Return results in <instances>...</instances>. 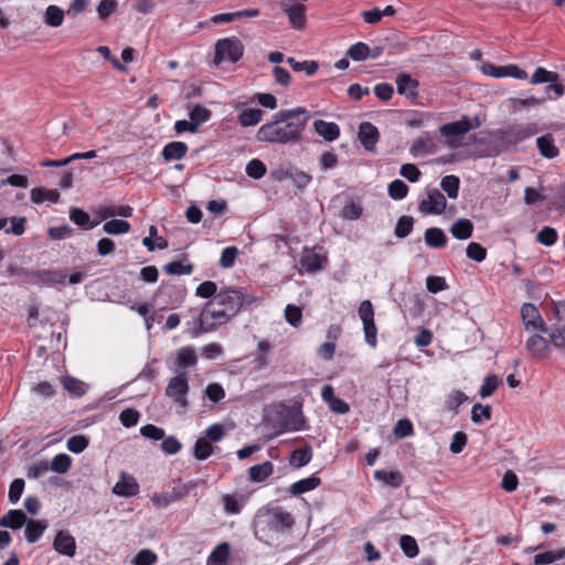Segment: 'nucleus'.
Masks as SVG:
<instances>
[{"mask_svg":"<svg viewBox=\"0 0 565 565\" xmlns=\"http://www.w3.org/2000/svg\"><path fill=\"white\" fill-rule=\"evenodd\" d=\"M258 298L248 294L244 288H223L209 301L196 322L198 329L192 337L213 331L217 326L224 324L234 318L244 307L258 302Z\"/></svg>","mask_w":565,"mask_h":565,"instance_id":"obj_1","label":"nucleus"},{"mask_svg":"<svg viewBox=\"0 0 565 565\" xmlns=\"http://www.w3.org/2000/svg\"><path fill=\"white\" fill-rule=\"evenodd\" d=\"M309 118L305 107L281 109L258 128L255 138L273 145H297L302 140Z\"/></svg>","mask_w":565,"mask_h":565,"instance_id":"obj_2","label":"nucleus"},{"mask_svg":"<svg viewBox=\"0 0 565 565\" xmlns=\"http://www.w3.org/2000/svg\"><path fill=\"white\" fill-rule=\"evenodd\" d=\"M244 54V45L237 36L220 39L215 43L213 62L220 65L223 62L236 63Z\"/></svg>","mask_w":565,"mask_h":565,"instance_id":"obj_3","label":"nucleus"},{"mask_svg":"<svg viewBox=\"0 0 565 565\" xmlns=\"http://www.w3.org/2000/svg\"><path fill=\"white\" fill-rule=\"evenodd\" d=\"M475 124L471 119L463 115L457 121L448 122L439 127V132L443 137L447 138V146L450 148H456L459 146L457 138L463 136L469 132L471 129L480 126V120L478 117H475Z\"/></svg>","mask_w":565,"mask_h":565,"instance_id":"obj_4","label":"nucleus"},{"mask_svg":"<svg viewBox=\"0 0 565 565\" xmlns=\"http://www.w3.org/2000/svg\"><path fill=\"white\" fill-rule=\"evenodd\" d=\"M258 522L270 531L280 532L290 529L295 521L290 512L280 507H274L262 513Z\"/></svg>","mask_w":565,"mask_h":565,"instance_id":"obj_5","label":"nucleus"},{"mask_svg":"<svg viewBox=\"0 0 565 565\" xmlns=\"http://www.w3.org/2000/svg\"><path fill=\"white\" fill-rule=\"evenodd\" d=\"M189 379L185 372L171 377L166 387V395L182 411L188 408Z\"/></svg>","mask_w":565,"mask_h":565,"instance_id":"obj_6","label":"nucleus"},{"mask_svg":"<svg viewBox=\"0 0 565 565\" xmlns=\"http://www.w3.org/2000/svg\"><path fill=\"white\" fill-rule=\"evenodd\" d=\"M563 311H565V306L555 309V321L545 326L542 333L548 335L553 348L565 352V316L562 315Z\"/></svg>","mask_w":565,"mask_h":565,"instance_id":"obj_7","label":"nucleus"},{"mask_svg":"<svg viewBox=\"0 0 565 565\" xmlns=\"http://www.w3.org/2000/svg\"><path fill=\"white\" fill-rule=\"evenodd\" d=\"M281 11L287 15L291 29L302 30L306 26V11L307 8L302 3L295 0H281L279 2Z\"/></svg>","mask_w":565,"mask_h":565,"instance_id":"obj_8","label":"nucleus"},{"mask_svg":"<svg viewBox=\"0 0 565 565\" xmlns=\"http://www.w3.org/2000/svg\"><path fill=\"white\" fill-rule=\"evenodd\" d=\"M21 271L25 274V279L29 282L45 286L64 284L67 278V276L61 270L39 269L33 271H26L25 269H22Z\"/></svg>","mask_w":565,"mask_h":565,"instance_id":"obj_9","label":"nucleus"},{"mask_svg":"<svg viewBox=\"0 0 565 565\" xmlns=\"http://www.w3.org/2000/svg\"><path fill=\"white\" fill-rule=\"evenodd\" d=\"M551 340L541 334H533L525 341V349L527 353L536 360H548L552 354Z\"/></svg>","mask_w":565,"mask_h":565,"instance_id":"obj_10","label":"nucleus"},{"mask_svg":"<svg viewBox=\"0 0 565 565\" xmlns=\"http://www.w3.org/2000/svg\"><path fill=\"white\" fill-rule=\"evenodd\" d=\"M447 207L445 195L437 189L427 191V198L422 200L418 210L424 214L440 215Z\"/></svg>","mask_w":565,"mask_h":565,"instance_id":"obj_11","label":"nucleus"},{"mask_svg":"<svg viewBox=\"0 0 565 565\" xmlns=\"http://www.w3.org/2000/svg\"><path fill=\"white\" fill-rule=\"evenodd\" d=\"M482 72L483 74L494 77V78H502V77H512L516 79H526L527 73L520 68L515 64H509L504 66H497L492 63H486L482 65Z\"/></svg>","mask_w":565,"mask_h":565,"instance_id":"obj_12","label":"nucleus"},{"mask_svg":"<svg viewBox=\"0 0 565 565\" xmlns=\"http://www.w3.org/2000/svg\"><path fill=\"white\" fill-rule=\"evenodd\" d=\"M520 313L526 331L543 332V330H545L546 323L541 317L539 309L533 303H523Z\"/></svg>","mask_w":565,"mask_h":565,"instance_id":"obj_13","label":"nucleus"},{"mask_svg":"<svg viewBox=\"0 0 565 565\" xmlns=\"http://www.w3.org/2000/svg\"><path fill=\"white\" fill-rule=\"evenodd\" d=\"M53 548L61 555L73 557L76 553L75 537L68 531H58L53 541Z\"/></svg>","mask_w":565,"mask_h":565,"instance_id":"obj_14","label":"nucleus"},{"mask_svg":"<svg viewBox=\"0 0 565 565\" xmlns=\"http://www.w3.org/2000/svg\"><path fill=\"white\" fill-rule=\"evenodd\" d=\"M321 397L327 403V405L331 412L339 414V415H344V414L349 413V411H350L349 404L345 401H343L342 398L337 397L334 395V390L331 385L328 384V385L323 386V388L321 391Z\"/></svg>","mask_w":565,"mask_h":565,"instance_id":"obj_15","label":"nucleus"},{"mask_svg":"<svg viewBox=\"0 0 565 565\" xmlns=\"http://www.w3.org/2000/svg\"><path fill=\"white\" fill-rule=\"evenodd\" d=\"M396 88L399 95L406 96L408 99L415 100L418 97V81L406 73H401L396 77Z\"/></svg>","mask_w":565,"mask_h":565,"instance_id":"obj_16","label":"nucleus"},{"mask_svg":"<svg viewBox=\"0 0 565 565\" xmlns=\"http://www.w3.org/2000/svg\"><path fill=\"white\" fill-rule=\"evenodd\" d=\"M113 492L118 497H134L139 492V484L132 476L122 472Z\"/></svg>","mask_w":565,"mask_h":565,"instance_id":"obj_17","label":"nucleus"},{"mask_svg":"<svg viewBox=\"0 0 565 565\" xmlns=\"http://www.w3.org/2000/svg\"><path fill=\"white\" fill-rule=\"evenodd\" d=\"M379 129L371 122L364 121L359 127V140L369 151L375 148L379 141Z\"/></svg>","mask_w":565,"mask_h":565,"instance_id":"obj_18","label":"nucleus"},{"mask_svg":"<svg viewBox=\"0 0 565 565\" xmlns=\"http://www.w3.org/2000/svg\"><path fill=\"white\" fill-rule=\"evenodd\" d=\"M313 130L318 136L329 142L337 140L340 136V127L333 121L317 119L313 121Z\"/></svg>","mask_w":565,"mask_h":565,"instance_id":"obj_19","label":"nucleus"},{"mask_svg":"<svg viewBox=\"0 0 565 565\" xmlns=\"http://www.w3.org/2000/svg\"><path fill=\"white\" fill-rule=\"evenodd\" d=\"M437 151V145L430 135L417 138L411 146V153L413 156H427Z\"/></svg>","mask_w":565,"mask_h":565,"instance_id":"obj_20","label":"nucleus"},{"mask_svg":"<svg viewBox=\"0 0 565 565\" xmlns=\"http://www.w3.org/2000/svg\"><path fill=\"white\" fill-rule=\"evenodd\" d=\"M175 366L178 370H185L188 367H194L198 363V356L194 348L184 347L175 353Z\"/></svg>","mask_w":565,"mask_h":565,"instance_id":"obj_21","label":"nucleus"},{"mask_svg":"<svg viewBox=\"0 0 565 565\" xmlns=\"http://www.w3.org/2000/svg\"><path fill=\"white\" fill-rule=\"evenodd\" d=\"M188 149V145L182 141H171L163 147L161 156L166 161L180 160L186 154Z\"/></svg>","mask_w":565,"mask_h":565,"instance_id":"obj_22","label":"nucleus"},{"mask_svg":"<svg viewBox=\"0 0 565 565\" xmlns=\"http://www.w3.org/2000/svg\"><path fill=\"white\" fill-rule=\"evenodd\" d=\"M274 473V465L271 461L252 466L248 469V480L250 482H263Z\"/></svg>","mask_w":565,"mask_h":565,"instance_id":"obj_23","label":"nucleus"},{"mask_svg":"<svg viewBox=\"0 0 565 565\" xmlns=\"http://www.w3.org/2000/svg\"><path fill=\"white\" fill-rule=\"evenodd\" d=\"M425 244L431 248H443L447 244V236L439 227H429L424 233Z\"/></svg>","mask_w":565,"mask_h":565,"instance_id":"obj_24","label":"nucleus"},{"mask_svg":"<svg viewBox=\"0 0 565 565\" xmlns=\"http://www.w3.org/2000/svg\"><path fill=\"white\" fill-rule=\"evenodd\" d=\"M321 483V479L316 475H312L308 478L301 479L295 483H292L289 488L290 494L297 497L308 491H311L319 487Z\"/></svg>","mask_w":565,"mask_h":565,"instance_id":"obj_25","label":"nucleus"},{"mask_svg":"<svg viewBox=\"0 0 565 565\" xmlns=\"http://www.w3.org/2000/svg\"><path fill=\"white\" fill-rule=\"evenodd\" d=\"M61 383L64 390L75 397H82L88 388L86 383L71 375L63 376Z\"/></svg>","mask_w":565,"mask_h":565,"instance_id":"obj_26","label":"nucleus"},{"mask_svg":"<svg viewBox=\"0 0 565 565\" xmlns=\"http://www.w3.org/2000/svg\"><path fill=\"white\" fill-rule=\"evenodd\" d=\"M473 232V224L468 218H458L450 226L451 235L457 239H468L471 237Z\"/></svg>","mask_w":565,"mask_h":565,"instance_id":"obj_27","label":"nucleus"},{"mask_svg":"<svg viewBox=\"0 0 565 565\" xmlns=\"http://www.w3.org/2000/svg\"><path fill=\"white\" fill-rule=\"evenodd\" d=\"M26 521L28 519L23 511L9 510L8 513L0 519V526L17 530L24 525Z\"/></svg>","mask_w":565,"mask_h":565,"instance_id":"obj_28","label":"nucleus"},{"mask_svg":"<svg viewBox=\"0 0 565 565\" xmlns=\"http://www.w3.org/2000/svg\"><path fill=\"white\" fill-rule=\"evenodd\" d=\"M536 145L540 153L547 159H553L559 153L558 148L554 143V138L550 134L539 137Z\"/></svg>","mask_w":565,"mask_h":565,"instance_id":"obj_29","label":"nucleus"},{"mask_svg":"<svg viewBox=\"0 0 565 565\" xmlns=\"http://www.w3.org/2000/svg\"><path fill=\"white\" fill-rule=\"evenodd\" d=\"M65 12L58 6L50 4L43 15V21L51 28H58L64 22Z\"/></svg>","mask_w":565,"mask_h":565,"instance_id":"obj_30","label":"nucleus"},{"mask_svg":"<svg viewBox=\"0 0 565 565\" xmlns=\"http://www.w3.org/2000/svg\"><path fill=\"white\" fill-rule=\"evenodd\" d=\"M46 529V523L40 520H28L25 523V539L29 543L40 540Z\"/></svg>","mask_w":565,"mask_h":565,"instance_id":"obj_31","label":"nucleus"},{"mask_svg":"<svg viewBox=\"0 0 565 565\" xmlns=\"http://www.w3.org/2000/svg\"><path fill=\"white\" fill-rule=\"evenodd\" d=\"M215 447L210 443L206 437H199L193 446V456L195 459L203 461L212 456Z\"/></svg>","mask_w":565,"mask_h":565,"instance_id":"obj_32","label":"nucleus"},{"mask_svg":"<svg viewBox=\"0 0 565 565\" xmlns=\"http://www.w3.org/2000/svg\"><path fill=\"white\" fill-rule=\"evenodd\" d=\"M263 116L264 111L259 108H246L238 114L237 118L243 127H250L259 124Z\"/></svg>","mask_w":565,"mask_h":565,"instance_id":"obj_33","label":"nucleus"},{"mask_svg":"<svg viewBox=\"0 0 565 565\" xmlns=\"http://www.w3.org/2000/svg\"><path fill=\"white\" fill-rule=\"evenodd\" d=\"M231 547L227 542L218 544L210 554L207 565H223L227 564Z\"/></svg>","mask_w":565,"mask_h":565,"instance_id":"obj_34","label":"nucleus"},{"mask_svg":"<svg viewBox=\"0 0 565 565\" xmlns=\"http://www.w3.org/2000/svg\"><path fill=\"white\" fill-rule=\"evenodd\" d=\"M374 479L394 489L399 488L403 483V476L398 471L376 470Z\"/></svg>","mask_w":565,"mask_h":565,"instance_id":"obj_35","label":"nucleus"},{"mask_svg":"<svg viewBox=\"0 0 565 565\" xmlns=\"http://www.w3.org/2000/svg\"><path fill=\"white\" fill-rule=\"evenodd\" d=\"M31 200L33 203L41 204L45 201L56 203L60 200L57 190H47L44 188H34L31 190Z\"/></svg>","mask_w":565,"mask_h":565,"instance_id":"obj_36","label":"nucleus"},{"mask_svg":"<svg viewBox=\"0 0 565 565\" xmlns=\"http://www.w3.org/2000/svg\"><path fill=\"white\" fill-rule=\"evenodd\" d=\"M142 244L149 252L156 248L164 249L168 247V242L162 236H158V230L154 225L149 227V236L142 239Z\"/></svg>","mask_w":565,"mask_h":565,"instance_id":"obj_37","label":"nucleus"},{"mask_svg":"<svg viewBox=\"0 0 565 565\" xmlns=\"http://www.w3.org/2000/svg\"><path fill=\"white\" fill-rule=\"evenodd\" d=\"M323 258L316 252L305 253L300 259V265L309 273L317 271L323 267Z\"/></svg>","mask_w":565,"mask_h":565,"instance_id":"obj_38","label":"nucleus"},{"mask_svg":"<svg viewBox=\"0 0 565 565\" xmlns=\"http://www.w3.org/2000/svg\"><path fill=\"white\" fill-rule=\"evenodd\" d=\"M312 458V449L310 446L295 449L290 455V463L300 468L310 462Z\"/></svg>","mask_w":565,"mask_h":565,"instance_id":"obj_39","label":"nucleus"},{"mask_svg":"<svg viewBox=\"0 0 565 565\" xmlns=\"http://www.w3.org/2000/svg\"><path fill=\"white\" fill-rule=\"evenodd\" d=\"M130 228L129 222L116 218L105 222L103 226V231L109 235L126 234Z\"/></svg>","mask_w":565,"mask_h":565,"instance_id":"obj_40","label":"nucleus"},{"mask_svg":"<svg viewBox=\"0 0 565 565\" xmlns=\"http://www.w3.org/2000/svg\"><path fill=\"white\" fill-rule=\"evenodd\" d=\"M70 218L72 222H74L76 225L84 227L86 230L94 228L98 225V222H92L90 216L88 213L81 209H73L70 212Z\"/></svg>","mask_w":565,"mask_h":565,"instance_id":"obj_41","label":"nucleus"},{"mask_svg":"<svg viewBox=\"0 0 565 565\" xmlns=\"http://www.w3.org/2000/svg\"><path fill=\"white\" fill-rule=\"evenodd\" d=\"M460 180L454 174L446 175L440 181V188L450 199H457L459 195Z\"/></svg>","mask_w":565,"mask_h":565,"instance_id":"obj_42","label":"nucleus"},{"mask_svg":"<svg viewBox=\"0 0 565 565\" xmlns=\"http://www.w3.org/2000/svg\"><path fill=\"white\" fill-rule=\"evenodd\" d=\"M286 61L294 71L305 72L308 76L315 75L319 68V65L316 61L298 62L294 57H288Z\"/></svg>","mask_w":565,"mask_h":565,"instance_id":"obj_43","label":"nucleus"},{"mask_svg":"<svg viewBox=\"0 0 565 565\" xmlns=\"http://www.w3.org/2000/svg\"><path fill=\"white\" fill-rule=\"evenodd\" d=\"M559 81V75L555 72L547 71L544 67H536L534 73L531 76V84H542V83H550V82H557Z\"/></svg>","mask_w":565,"mask_h":565,"instance_id":"obj_44","label":"nucleus"},{"mask_svg":"<svg viewBox=\"0 0 565 565\" xmlns=\"http://www.w3.org/2000/svg\"><path fill=\"white\" fill-rule=\"evenodd\" d=\"M72 465V458L66 454H58L53 457L50 467V470L56 473H66Z\"/></svg>","mask_w":565,"mask_h":565,"instance_id":"obj_45","label":"nucleus"},{"mask_svg":"<svg viewBox=\"0 0 565 565\" xmlns=\"http://www.w3.org/2000/svg\"><path fill=\"white\" fill-rule=\"evenodd\" d=\"M564 557H565V548L543 552V553H539L534 556V564L535 565L552 564L553 562L562 559Z\"/></svg>","mask_w":565,"mask_h":565,"instance_id":"obj_46","label":"nucleus"},{"mask_svg":"<svg viewBox=\"0 0 565 565\" xmlns=\"http://www.w3.org/2000/svg\"><path fill=\"white\" fill-rule=\"evenodd\" d=\"M414 227V218L408 215H403L398 218L394 234L397 238H405L407 237Z\"/></svg>","mask_w":565,"mask_h":565,"instance_id":"obj_47","label":"nucleus"},{"mask_svg":"<svg viewBox=\"0 0 565 565\" xmlns=\"http://www.w3.org/2000/svg\"><path fill=\"white\" fill-rule=\"evenodd\" d=\"M132 211V207L129 205H113L102 209L100 215L104 220L113 216L130 217Z\"/></svg>","mask_w":565,"mask_h":565,"instance_id":"obj_48","label":"nucleus"},{"mask_svg":"<svg viewBox=\"0 0 565 565\" xmlns=\"http://www.w3.org/2000/svg\"><path fill=\"white\" fill-rule=\"evenodd\" d=\"M347 55L353 61L362 62L370 56V47L364 42H356L349 47Z\"/></svg>","mask_w":565,"mask_h":565,"instance_id":"obj_49","label":"nucleus"},{"mask_svg":"<svg viewBox=\"0 0 565 565\" xmlns=\"http://www.w3.org/2000/svg\"><path fill=\"white\" fill-rule=\"evenodd\" d=\"M467 401H468V396L463 392L452 390L447 395L445 403H446L447 409L457 413L458 407Z\"/></svg>","mask_w":565,"mask_h":565,"instance_id":"obj_50","label":"nucleus"},{"mask_svg":"<svg viewBox=\"0 0 565 565\" xmlns=\"http://www.w3.org/2000/svg\"><path fill=\"white\" fill-rule=\"evenodd\" d=\"M163 270L168 275H177V276L190 275L193 271V266L189 263L184 264L182 262L174 260V262L167 264L163 267Z\"/></svg>","mask_w":565,"mask_h":565,"instance_id":"obj_51","label":"nucleus"},{"mask_svg":"<svg viewBox=\"0 0 565 565\" xmlns=\"http://www.w3.org/2000/svg\"><path fill=\"white\" fill-rule=\"evenodd\" d=\"M399 546H401L403 553L407 557H411V558L417 556V554L419 552L416 540L413 536L407 535V534H404L401 536Z\"/></svg>","mask_w":565,"mask_h":565,"instance_id":"obj_52","label":"nucleus"},{"mask_svg":"<svg viewBox=\"0 0 565 565\" xmlns=\"http://www.w3.org/2000/svg\"><path fill=\"white\" fill-rule=\"evenodd\" d=\"M270 349L271 345L267 340H260L258 342L254 359V362L258 367H264L268 364L267 355Z\"/></svg>","mask_w":565,"mask_h":565,"instance_id":"obj_53","label":"nucleus"},{"mask_svg":"<svg viewBox=\"0 0 565 565\" xmlns=\"http://www.w3.org/2000/svg\"><path fill=\"white\" fill-rule=\"evenodd\" d=\"M387 192L393 200H403L407 196L408 186L402 180L396 179L388 184Z\"/></svg>","mask_w":565,"mask_h":565,"instance_id":"obj_54","label":"nucleus"},{"mask_svg":"<svg viewBox=\"0 0 565 565\" xmlns=\"http://www.w3.org/2000/svg\"><path fill=\"white\" fill-rule=\"evenodd\" d=\"M157 561L158 556L154 552L149 548H143L136 554L131 561V565H154Z\"/></svg>","mask_w":565,"mask_h":565,"instance_id":"obj_55","label":"nucleus"},{"mask_svg":"<svg viewBox=\"0 0 565 565\" xmlns=\"http://www.w3.org/2000/svg\"><path fill=\"white\" fill-rule=\"evenodd\" d=\"M491 418V407L489 405L475 404L471 411V420L475 424H482Z\"/></svg>","mask_w":565,"mask_h":565,"instance_id":"obj_56","label":"nucleus"},{"mask_svg":"<svg viewBox=\"0 0 565 565\" xmlns=\"http://www.w3.org/2000/svg\"><path fill=\"white\" fill-rule=\"evenodd\" d=\"M211 115H212L211 110H209L207 108H205L201 105H195L189 113L190 119L193 122H196L198 127H200L202 124L209 121L211 118Z\"/></svg>","mask_w":565,"mask_h":565,"instance_id":"obj_57","label":"nucleus"},{"mask_svg":"<svg viewBox=\"0 0 565 565\" xmlns=\"http://www.w3.org/2000/svg\"><path fill=\"white\" fill-rule=\"evenodd\" d=\"M500 383V380L497 375H488L484 380L482 385L479 390V395L482 398L489 397L493 394V392L497 390L498 385Z\"/></svg>","mask_w":565,"mask_h":565,"instance_id":"obj_58","label":"nucleus"},{"mask_svg":"<svg viewBox=\"0 0 565 565\" xmlns=\"http://www.w3.org/2000/svg\"><path fill=\"white\" fill-rule=\"evenodd\" d=\"M238 255V248L236 246H228L222 250L220 257V266L223 268H231L235 264V259Z\"/></svg>","mask_w":565,"mask_h":565,"instance_id":"obj_59","label":"nucleus"},{"mask_svg":"<svg viewBox=\"0 0 565 565\" xmlns=\"http://www.w3.org/2000/svg\"><path fill=\"white\" fill-rule=\"evenodd\" d=\"M88 439L83 435H75L67 439L66 447L71 452L81 454L88 446Z\"/></svg>","mask_w":565,"mask_h":565,"instance_id":"obj_60","label":"nucleus"},{"mask_svg":"<svg viewBox=\"0 0 565 565\" xmlns=\"http://www.w3.org/2000/svg\"><path fill=\"white\" fill-rule=\"evenodd\" d=\"M557 237L556 230L550 226H544L536 235L537 242L545 246L554 245Z\"/></svg>","mask_w":565,"mask_h":565,"instance_id":"obj_61","label":"nucleus"},{"mask_svg":"<svg viewBox=\"0 0 565 565\" xmlns=\"http://www.w3.org/2000/svg\"><path fill=\"white\" fill-rule=\"evenodd\" d=\"M466 253L468 258L478 263L483 262L487 257V249L476 242H471L468 244Z\"/></svg>","mask_w":565,"mask_h":565,"instance_id":"obj_62","label":"nucleus"},{"mask_svg":"<svg viewBox=\"0 0 565 565\" xmlns=\"http://www.w3.org/2000/svg\"><path fill=\"white\" fill-rule=\"evenodd\" d=\"M286 321L292 327H299L302 319L301 309L295 305H287L285 308Z\"/></svg>","mask_w":565,"mask_h":565,"instance_id":"obj_63","label":"nucleus"},{"mask_svg":"<svg viewBox=\"0 0 565 565\" xmlns=\"http://www.w3.org/2000/svg\"><path fill=\"white\" fill-rule=\"evenodd\" d=\"M246 173L253 179H260L266 173V166L258 159L250 160L246 166Z\"/></svg>","mask_w":565,"mask_h":565,"instance_id":"obj_64","label":"nucleus"}]
</instances>
